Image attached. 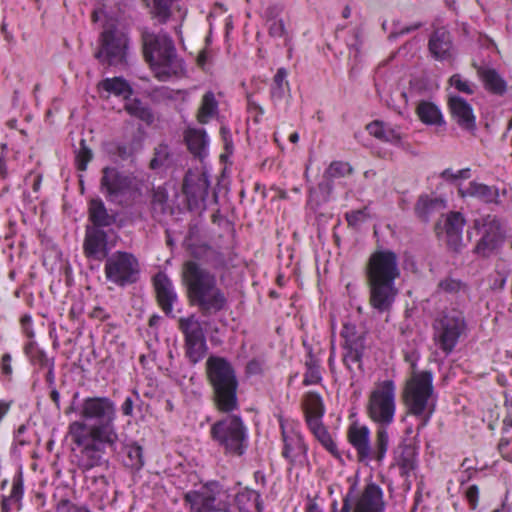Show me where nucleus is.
<instances>
[{"instance_id":"f257e3e1","label":"nucleus","mask_w":512,"mask_h":512,"mask_svg":"<svg viewBox=\"0 0 512 512\" xmlns=\"http://www.w3.org/2000/svg\"><path fill=\"white\" fill-rule=\"evenodd\" d=\"M79 415L81 420L69 425V435L79 453L77 465L82 472L94 468L108 469L109 453L116 451L119 435L115 427V403L109 397L83 399Z\"/></svg>"},{"instance_id":"f03ea898","label":"nucleus","mask_w":512,"mask_h":512,"mask_svg":"<svg viewBox=\"0 0 512 512\" xmlns=\"http://www.w3.org/2000/svg\"><path fill=\"white\" fill-rule=\"evenodd\" d=\"M191 256L192 259L185 261L181 270L187 299L201 316H215L227 309L228 299L218 285L216 274L204 267V264L213 270L225 269V255L210 245L201 244L191 247Z\"/></svg>"},{"instance_id":"7ed1b4c3","label":"nucleus","mask_w":512,"mask_h":512,"mask_svg":"<svg viewBox=\"0 0 512 512\" xmlns=\"http://www.w3.org/2000/svg\"><path fill=\"white\" fill-rule=\"evenodd\" d=\"M400 276L398 257L391 250L373 252L365 265L369 303L378 313L391 310L398 294L395 280Z\"/></svg>"},{"instance_id":"20e7f679","label":"nucleus","mask_w":512,"mask_h":512,"mask_svg":"<svg viewBox=\"0 0 512 512\" xmlns=\"http://www.w3.org/2000/svg\"><path fill=\"white\" fill-rule=\"evenodd\" d=\"M205 370L215 407L224 413L237 410L239 382L232 364L224 357L212 355L206 361Z\"/></svg>"},{"instance_id":"39448f33","label":"nucleus","mask_w":512,"mask_h":512,"mask_svg":"<svg viewBox=\"0 0 512 512\" xmlns=\"http://www.w3.org/2000/svg\"><path fill=\"white\" fill-rule=\"evenodd\" d=\"M142 39L145 60L153 68L157 79L167 81L182 69L174 42L167 33L145 32Z\"/></svg>"},{"instance_id":"423d86ee","label":"nucleus","mask_w":512,"mask_h":512,"mask_svg":"<svg viewBox=\"0 0 512 512\" xmlns=\"http://www.w3.org/2000/svg\"><path fill=\"white\" fill-rule=\"evenodd\" d=\"M433 394L432 372L428 370L413 372L406 382L403 401L407 412L420 419L418 430L428 424L435 411Z\"/></svg>"},{"instance_id":"0eeeda50","label":"nucleus","mask_w":512,"mask_h":512,"mask_svg":"<svg viewBox=\"0 0 512 512\" xmlns=\"http://www.w3.org/2000/svg\"><path fill=\"white\" fill-rule=\"evenodd\" d=\"M210 437L228 456L240 457L245 454L248 447L247 427L237 415H227L213 423L210 427Z\"/></svg>"},{"instance_id":"6e6552de","label":"nucleus","mask_w":512,"mask_h":512,"mask_svg":"<svg viewBox=\"0 0 512 512\" xmlns=\"http://www.w3.org/2000/svg\"><path fill=\"white\" fill-rule=\"evenodd\" d=\"M347 438L349 443L356 450L357 460L359 462L367 464L370 460H375L381 463L384 460L389 447L387 428H377L373 446H371L370 442V430L365 425L352 423L348 428Z\"/></svg>"},{"instance_id":"1a4fd4ad","label":"nucleus","mask_w":512,"mask_h":512,"mask_svg":"<svg viewBox=\"0 0 512 512\" xmlns=\"http://www.w3.org/2000/svg\"><path fill=\"white\" fill-rule=\"evenodd\" d=\"M465 315L458 309L443 311L433 322V339L439 349L449 355L466 334Z\"/></svg>"},{"instance_id":"9d476101","label":"nucleus","mask_w":512,"mask_h":512,"mask_svg":"<svg viewBox=\"0 0 512 512\" xmlns=\"http://www.w3.org/2000/svg\"><path fill=\"white\" fill-rule=\"evenodd\" d=\"M94 57L106 67L124 70L128 66L129 38L117 28H107L99 36Z\"/></svg>"},{"instance_id":"9b49d317","label":"nucleus","mask_w":512,"mask_h":512,"mask_svg":"<svg viewBox=\"0 0 512 512\" xmlns=\"http://www.w3.org/2000/svg\"><path fill=\"white\" fill-rule=\"evenodd\" d=\"M183 499L193 512H228L231 505L229 490L218 481L186 492Z\"/></svg>"},{"instance_id":"f8f14e48","label":"nucleus","mask_w":512,"mask_h":512,"mask_svg":"<svg viewBox=\"0 0 512 512\" xmlns=\"http://www.w3.org/2000/svg\"><path fill=\"white\" fill-rule=\"evenodd\" d=\"M396 388L392 380L381 382L369 395L367 414L379 427L387 428L394 420Z\"/></svg>"},{"instance_id":"ddd939ff","label":"nucleus","mask_w":512,"mask_h":512,"mask_svg":"<svg viewBox=\"0 0 512 512\" xmlns=\"http://www.w3.org/2000/svg\"><path fill=\"white\" fill-rule=\"evenodd\" d=\"M104 272L107 281L126 287L139 280L140 265L132 253L116 251L105 259Z\"/></svg>"},{"instance_id":"4468645a","label":"nucleus","mask_w":512,"mask_h":512,"mask_svg":"<svg viewBox=\"0 0 512 512\" xmlns=\"http://www.w3.org/2000/svg\"><path fill=\"white\" fill-rule=\"evenodd\" d=\"M340 335L344 339L342 362L351 373V379H354L357 373H364L363 357L367 350L365 333L359 332L355 325L345 323Z\"/></svg>"},{"instance_id":"2eb2a0df","label":"nucleus","mask_w":512,"mask_h":512,"mask_svg":"<svg viewBox=\"0 0 512 512\" xmlns=\"http://www.w3.org/2000/svg\"><path fill=\"white\" fill-rule=\"evenodd\" d=\"M472 228L480 235L473 252L482 258L490 257L504 241L505 235L501 222L494 215L475 219Z\"/></svg>"},{"instance_id":"dca6fc26","label":"nucleus","mask_w":512,"mask_h":512,"mask_svg":"<svg viewBox=\"0 0 512 512\" xmlns=\"http://www.w3.org/2000/svg\"><path fill=\"white\" fill-rule=\"evenodd\" d=\"M133 188V178L115 167H104L100 180V189L107 199L113 201L126 195Z\"/></svg>"},{"instance_id":"f3484780","label":"nucleus","mask_w":512,"mask_h":512,"mask_svg":"<svg viewBox=\"0 0 512 512\" xmlns=\"http://www.w3.org/2000/svg\"><path fill=\"white\" fill-rule=\"evenodd\" d=\"M108 234L97 227H85L83 254L89 260L103 261L109 256Z\"/></svg>"},{"instance_id":"a211bd4d","label":"nucleus","mask_w":512,"mask_h":512,"mask_svg":"<svg viewBox=\"0 0 512 512\" xmlns=\"http://www.w3.org/2000/svg\"><path fill=\"white\" fill-rule=\"evenodd\" d=\"M448 110L452 119L464 131L475 136L477 131L476 117L472 106L458 95H450L448 98Z\"/></svg>"},{"instance_id":"6ab92c4d","label":"nucleus","mask_w":512,"mask_h":512,"mask_svg":"<svg viewBox=\"0 0 512 512\" xmlns=\"http://www.w3.org/2000/svg\"><path fill=\"white\" fill-rule=\"evenodd\" d=\"M210 183L204 173L188 170L183 179L182 192L189 205L205 202L208 197Z\"/></svg>"},{"instance_id":"aec40b11","label":"nucleus","mask_w":512,"mask_h":512,"mask_svg":"<svg viewBox=\"0 0 512 512\" xmlns=\"http://www.w3.org/2000/svg\"><path fill=\"white\" fill-rule=\"evenodd\" d=\"M386 503L382 488L374 482L365 485L352 512H384Z\"/></svg>"},{"instance_id":"412c9836","label":"nucleus","mask_w":512,"mask_h":512,"mask_svg":"<svg viewBox=\"0 0 512 512\" xmlns=\"http://www.w3.org/2000/svg\"><path fill=\"white\" fill-rule=\"evenodd\" d=\"M283 449L281 455L290 466H302L307 458V446L303 437L296 432H286L282 427Z\"/></svg>"},{"instance_id":"4be33fe9","label":"nucleus","mask_w":512,"mask_h":512,"mask_svg":"<svg viewBox=\"0 0 512 512\" xmlns=\"http://www.w3.org/2000/svg\"><path fill=\"white\" fill-rule=\"evenodd\" d=\"M153 286L159 306L169 316L173 311L174 303L178 299L171 279L164 272H158L153 277Z\"/></svg>"},{"instance_id":"5701e85b","label":"nucleus","mask_w":512,"mask_h":512,"mask_svg":"<svg viewBox=\"0 0 512 512\" xmlns=\"http://www.w3.org/2000/svg\"><path fill=\"white\" fill-rule=\"evenodd\" d=\"M452 46V36L444 27L435 29L428 41L429 51L436 60L450 58Z\"/></svg>"},{"instance_id":"b1692460","label":"nucleus","mask_w":512,"mask_h":512,"mask_svg":"<svg viewBox=\"0 0 512 512\" xmlns=\"http://www.w3.org/2000/svg\"><path fill=\"white\" fill-rule=\"evenodd\" d=\"M465 223V218L460 212H450L446 217L444 228L447 245L455 252L460 251L462 247V231Z\"/></svg>"},{"instance_id":"393cba45","label":"nucleus","mask_w":512,"mask_h":512,"mask_svg":"<svg viewBox=\"0 0 512 512\" xmlns=\"http://www.w3.org/2000/svg\"><path fill=\"white\" fill-rule=\"evenodd\" d=\"M88 220L91 223L86 227H109L116 222V214L109 213L103 200L93 198L88 203Z\"/></svg>"},{"instance_id":"a878e982","label":"nucleus","mask_w":512,"mask_h":512,"mask_svg":"<svg viewBox=\"0 0 512 512\" xmlns=\"http://www.w3.org/2000/svg\"><path fill=\"white\" fill-rule=\"evenodd\" d=\"M459 193L462 197H473L486 204H497L499 198V192L496 187L476 181L470 182L466 189H459Z\"/></svg>"},{"instance_id":"bb28decb","label":"nucleus","mask_w":512,"mask_h":512,"mask_svg":"<svg viewBox=\"0 0 512 512\" xmlns=\"http://www.w3.org/2000/svg\"><path fill=\"white\" fill-rule=\"evenodd\" d=\"M446 207L443 199L438 197H430L428 195L419 196L415 204V214L423 222H428L430 217L441 212Z\"/></svg>"},{"instance_id":"cd10ccee","label":"nucleus","mask_w":512,"mask_h":512,"mask_svg":"<svg viewBox=\"0 0 512 512\" xmlns=\"http://www.w3.org/2000/svg\"><path fill=\"white\" fill-rule=\"evenodd\" d=\"M477 74L490 93L502 96L507 91V83L493 68L478 67Z\"/></svg>"},{"instance_id":"c85d7f7f","label":"nucleus","mask_w":512,"mask_h":512,"mask_svg":"<svg viewBox=\"0 0 512 512\" xmlns=\"http://www.w3.org/2000/svg\"><path fill=\"white\" fill-rule=\"evenodd\" d=\"M302 408L305 414L307 425L311 421H322L324 415V404L321 396L316 392H307L302 400Z\"/></svg>"},{"instance_id":"c756f323","label":"nucleus","mask_w":512,"mask_h":512,"mask_svg":"<svg viewBox=\"0 0 512 512\" xmlns=\"http://www.w3.org/2000/svg\"><path fill=\"white\" fill-rule=\"evenodd\" d=\"M416 114L426 125L443 126L446 124L439 107L430 101H420L416 108Z\"/></svg>"},{"instance_id":"7c9ffc66","label":"nucleus","mask_w":512,"mask_h":512,"mask_svg":"<svg viewBox=\"0 0 512 512\" xmlns=\"http://www.w3.org/2000/svg\"><path fill=\"white\" fill-rule=\"evenodd\" d=\"M178 329L184 336V342L206 338L202 324L195 314L179 318Z\"/></svg>"},{"instance_id":"2f4dec72","label":"nucleus","mask_w":512,"mask_h":512,"mask_svg":"<svg viewBox=\"0 0 512 512\" xmlns=\"http://www.w3.org/2000/svg\"><path fill=\"white\" fill-rule=\"evenodd\" d=\"M416 448L411 444H400L396 451L397 465L401 470V475L408 477L416 468Z\"/></svg>"},{"instance_id":"473e14b6","label":"nucleus","mask_w":512,"mask_h":512,"mask_svg":"<svg viewBox=\"0 0 512 512\" xmlns=\"http://www.w3.org/2000/svg\"><path fill=\"white\" fill-rule=\"evenodd\" d=\"M177 0H143L151 18L159 24H166L172 16V7Z\"/></svg>"},{"instance_id":"72a5a7b5","label":"nucleus","mask_w":512,"mask_h":512,"mask_svg":"<svg viewBox=\"0 0 512 512\" xmlns=\"http://www.w3.org/2000/svg\"><path fill=\"white\" fill-rule=\"evenodd\" d=\"M185 141L189 151L198 158H203L208 144V138L204 129H189L185 135Z\"/></svg>"},{"instance_id":"f704fd0d","label":"nucleus","mask_w":512,"mask_h":512,"mask_svg":"<svg viewBox=\"0 0 512 512\" xmlns=\"http://www.w3.org/2000/svg\"><path fill=\"white\" fill-rule=\"evenodd\" d=\"M98 86L99 88L108 92L109 94L120 96L124 99L130 98V96L133 94V89L131 85L123 77L103 79Z\"/></svg>"},{"instance_id":"c9c22d12","label":"nucleus","mask_w":512,"mask_h":512,"mask_svg":"<svg viewBox=\"0 0 512 512\" xmlns=\"http://www.w3.org/2000/svg\"><path fill=\"white\" fill-rule=\"evenodd\" d=\"M151 211L153 218L158 221H160L161 218L170 211V206L168 204V193L165 188L157 187L153 189Z\"/></svg>"},{"instance_id":"e433bc0d","label":"nucleus","mask_w":512,"mask_h":512,"mask_svg":"<svg viewBox=\"0 0 512 512\" xmlns=\"http://www.w3.org/2000/svg\"><path fill=\"white\" fill-rule=\"evenodd\" d=\"M308 427L313 435L317 438V440L327 449V451H329L333 456L337 458L340 457L337 445L331 438L322 421H311Z\"/></svg>"},{"instance_id":"4c0bfd02","label":"nucleus","mask_w":512,"mask_h":512,"mask_svg":"<svg viewBox=\"0 0 512 512\" xmlns=\"http://www.w3.org/2000/svg\"><path fill=\"white\" fill-rule=\"evenodd\" d=\"M218 112V102L212 91L206 92L201 100V105L198 109L197 119L200 123L206 124Z\"/></svg>"},{"instance_id":"58836bf2","label":"nucleus","mask_w":512,"mask_h":512,"mask_svg":"<svg viewBox=\"0 0 512 512\" xmlns=\"http://www.w3.org/2000/svg\"><path fill=\"white\" fill-rule=\"evenodd\" d=\"M306 371L304 374L303 384L305 386L319 384L322 380L320 372V362L314 356L312 349L309 348L306 360H305Z\"/></svg>"},{"instance_id":"ea45409f","label":"nucleus","mask_w":512,"mask_h":512,"mask_svg":"<svg viewBox=\"0 0 512 512\" xmlns=\"http://www.w3.org/2000/svg\"><path fill=\"white\" fill-rule=\"evenodd\" d=\"M288 72L281 67L273 77L270 94L273 101H281L287 92H289V82L287 81Z\"/></svg>"},{"instance_id":"a19ab883","label":"nucleus","mask_w":512,"mask_h":512,"mask_svg":"<svg viewBox=\"0 0 512 512\" xmlns=\"http://www.w3.org/2000/svg\"><path fill=\"white\" fill-rule=\"evenodd\" d=\"M185 356L190 363L200 362L207 354L206 338L184 342Z\"/></svg>"},{"instance_id":"79ce46f5","label":"nucleus","mask_w":512,"mask_h":512,"mask_svg":"<svg viewBox=\"0 0 512 512\" xmlns=\"http://www.w3.org/2000/svg\"><path fill=\"white\" fill-rule=\"evenodd\" d=\"M234 501L240 511L247 510L248 505L251 502H254L258 512H261L263 508L260 500V494L247 487L236 493Z\"/></svg>"},{"instance_id":"37998d69","label":"nucleus","mask_w":512,"mask_h":512,"mask_svg":"<svg viewBox=\"0 0 512 512\" xmlns=\"http://www.w3.org/2000/svg\"><path fill=\"white\" fill-rule=\"evenodd\" d=\"M125 452L127 456L125 466L136 471L142 469L145 464L143 448L137 443H132L125 447Z\"/></svg>"},{"instance_id":"c03bdc74","label":"nucleus","mask_w":512,"mask_h":512,"mask_svg":"<svg viewBox=\"0 0 512 512\" xmlns=\"http://www.w3.org/2000/svg\"><path fill=\"white\" fill-rule=\"evenodd\" d=\"M437 291L450 295H458L459 293H466L468 291V285L460 279L446 276L439 281Z\"/></svg>"},{"instance_id":"a18cd8bd","label":"nucleus","mask_w":512,"mask_h":512,"mask_svg":"<svg viewBox=\"0 0 512 512\" xmlns=\"http://www.w3.org/2000/svg\"><path fill=\"white\" fill-rule=\"evenodd\" d=\"M171 161V152L167 144L160 143L154 148V156L150 160L149 168L156 170L169 166Z\"/></svg>"},{"instance_id":"49530a36","label":"nucleus","mask_w":512,"mask_h":512,"mask_svg":"<svg viewBox=\"0 0 512 512\" xmlns=\"http://www.w3.org/2000/svg\"><path fill=\"white\" fill-rule=\"evenodd\" d=\"M125 109L130 115L135 116L147 123H151L153 121V114L151 110L144 106L138 99H135L133 102L127 104Z\"/></svg>"},{"instance_id":"de8ad7c7","label":"nucleus","mask_w":512,"mask_h":512,"mask_svg":"<svg viewBox=\"0 0 512 512\" xmlns=\"http://www.w3.org/2000/svg\"><path fill=\"white\" fill-rule=\"evenodd\" d=\"M353 173V167L348 162L333 161L325 171L329 178H341Z\"/></svg>"},{"instance_id":"09e8293b","label":"nucleus","mask_w":512,"mask_h":512,"mask_svg":"<svg viewBox=\"0 0 512 512\" xmlns=\"http://www.w3.org/2000/svg\"><path fill=\"white\" fill-rule=\"evenodd\" d=\"M268 34L273 38H284L285 46H289L291 42V36L286 29V25L284 20L281 18L279 20H273L271 23H268Z\"/></svg>"},{"instance_id":"8fccbe9b","label":"nucleus","mask_w":512,"mask_h":512,"mask_svg":"<svg viewBox=\"0 0 512 512\" xmlns=\"http://www.w3.org/2000/svg\"><path fill=\"white\" fill-rule=\"evenodd\" d=\"M92 150L87 146L86 141L81 139L80 148L76 152V167L79 171H85L88 163L92 160Z\"/></svg>"},{"instance_id":"3c124183","label":"nucleus","mask_w":512,"mask_h":512,"mask_svg":"<svg viewBox=\"0 0 512 512\" xmlns=\"http://www.w3.org/2000/svg\"><path fill=\"white\" fill-rule=\"evenodd\" d=\"M24 493V478L23 472L20 468L17 473L13 476L12 479V489L10 492V500H14L17 504L20 505V501L23 497Z\"/></svg>"},{"instance_id":"603ef678","label":"nucleus","mask_w":512,"mask_h":512,"mask_svg":"<svg viewBox=\"0 0 512 512\" xmlns=\"http://www.w3.org/2000/svg\"><path fill=\"white\" fill-rule=\"evenodd\" d=\"M137 403H143L139 393L133 390L132 394L127 396L121 405V412L124 416L133 417V411Z\"/></svg>"},{"instance_id":"864d4df0","label":"nucleus","mask_w":512,"mask_h":512,"mask_svg":"<svg viewBox=\"0 0 512 512\" xmlns=\"http://www.w3.org/2000/svg\"><path fill=\"white\" fill-rule=\"evenodd\" d=\"M381 141L391 143L396 146H401L402 136L398 129L392 128L386 124Z\"/></svg>"},{"instance_id":"5fc2aeb1","label":"nucleus","mask_w":512,"mask_h":512,"mask_svg":"<svg viewBox=\"0 0 512 512\" xmlns=\"http://www.w3.org/2000/svg\"><path fill=\"white\" fill-rule=\"evenodd\" d=\"M509 277V270L508 269H497L495 271V275L492 279V282L490 284L491 289L493 290H503L506 286L507 280Z\"/></svg>"},{"instance_id":"6e6d98bb","label":"nucleus","mask_w":512,"mask_h":512,"mask_svg":"<svg viewBox=\"0 0 512 512\" xmlns=\"http://www.w3.org/2000/svg\"><path fill=\"white\" fill-rule=\"evenodd\" d=\"M450 85L455 87L459 92H463L466 94H473V89L471 88L468 81L463 80L460 74H454L449 79Z\"/></svg>"},{"instance_id":"4d7b16f0","label":"nucleus","mask_w":512,"mask_h":512,"mask_svg":"<svg viewBox=\"0 0 512 512\" xmlns=\"http://www.w3.org/2000/svg\"><path fill=\"white\" fill-rule=\"evenodd\" d=\"M85 506H76L69 499L63 498L56 504L55 512H83Z\"/></svg>"},{"instance_id":"13d9d810","label":"nucleus","mask_w":512,"mask_h":512,"mask_svg":"<svg viewBox=\"0 0 512 512\" xmlns=\"http://www.w3.org/2000/svg\"><path fill=\"white\" fill-rule=\"evenodd\" d=\"M354 494V486L350 487L349 492L343 498V505L340 510H338V503L334 500L331 504V512H351V501Z\"/></svg>"},{"instance_id":"bf43d9fd","label":"nucleus","mask_w":512,"mask_h":512,"mask_svg":"<svg viewBox=\"0 0 512 512\" xmlns=\"http://www.w3.org/2000/svg\"><path fill=\"white\" fill-rule=\"evenodd\" d=\"M42 366L48 368V371L45 375V381L49 388L55 387V373H54V361L53 359H48L44 356L41 360Z\"/></svg>"},{"instance_id":"052dcab7","label":"nucleus","mask_w":512,"mask_h":512,"mask_svg":"<svg viewBox=\"0 0 512 512\" xmlns=\"http://www.w3.org/2000/svg\"><path fill=\"white\" fill-rule=\"evenodd\" d=\"M465 497L472 510H475L478 506L479 501V488L477 485L469 486L465 491Z\"/></svg>"},{"instance_id":"680f3d73","label":"nucleus","mask_w":512,"mask_h":512,"mask_svg":"<svg viewBox=\"0 0 512 512\" xmlns=\"http://www.w3.org/2000/svg\"><path fill=\"white\" fill-rule=\"evenodd\" d=\"M385 127L386 123H384L383 121L375 120L366 126V130L370 135L380 140L381 137L383 136Z\"/></svg>"},{"instance_id":"e2e57ef3","label":"nucleus","mask_w":512,"mask_h":512,"mask_svg":"<svg viewBox=\"0 0 512 512\" xmlns=\"http://www.w3.org/2000/svg\"><path fill=\"white\" fill-rule=\"evenodd\" d=\"M151 98L154 101L172 100L173 93H172V90L169 89L168 87L155 88L151 92Z\"/></svg>"},{"instance_id":"0e129e2a","label":"nucleus","mask_w":512,"mask_h":512,"mask_svg":"<svg viewBox=\"0 0 512 512\" xmlns=\"http://www.w3.org/2000/svg\"><path fill=\"white\" fill-rule=\"evenodd\" d=\"M350 54H354V57L356 58L360 52L361 42H360V33L359 30L354 29L352 31V41L348 44Z\"/></svg>"},{"instance_id":"69168bd1","label":"nucleus","mask_w":512,"mask_h":512,"mask_svg":"<svg viewBox=\"0 0 512 512\" xmlns=\"http://www.w3.org/2000/svg\"><path fill=\"white\" fill-rule=\"evenodd\" d=\"M12 357L9 353H5L1 357V373L6 376L10 377L12 375Z\"/></svg>"},{"instance_id":"338daca9","label":"nucleus","mask_w":512,"mask_h":512,"mask_svg":"<svg viewBox=\"0 0 512 512\" xmlns=\"http://www.w3.org/2000/svg\"><path fill=\"white\" fill-rule=\"evenodd\" d=\"M505 406L507 407L508 412L505 418L503 419L502 431L504 433H507L512 429V399H506Z\"/></svg>"},{"instance_id":"774afa93","label":"nucleus","mask_w":512,"mask_h":512,"mask_svg":"<svg viewBox=\"0 0 512 512\" xmlns=\"http://www.w3.org/2000/svg\"><path fill=\"white\" fill-rule=\"evenodd\" d=\"M365 217L363 210H356L346 214V219L349 225H356L359 221H362Z\"/></svg>"}]
</instances>
